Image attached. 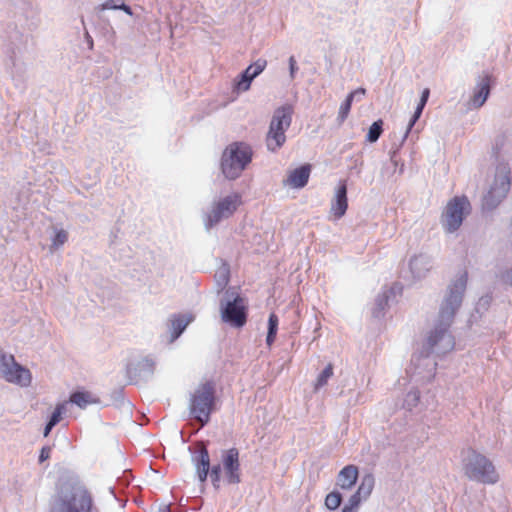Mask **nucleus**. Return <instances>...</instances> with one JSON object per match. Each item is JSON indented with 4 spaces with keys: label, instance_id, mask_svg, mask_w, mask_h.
Returning <instances> with one entry per match:
<instances>
[{
    "label": "nucleus",
    "instance_id": "obj_1",
    "mask_svg": "<svg viewBox=\"0 0 512 512\" xmlns=\"http://www.w3.org/2000/svg\"><path fill=\"white\" fill-rule=\"evenodd\" d=\"M466 285V272L459 275V277L449 284L440 305L438 317L433 328L428 333L420 354L412 356L411 365L414 366L415 370L420 367V363L423 361L427 362L425 365L431 366V372L435 369L436 362L429 361V356L431 354L443 355L453 350L455 341L449 328L454 320L456 312L462 304Z\"/></svg>",
    "mask_w": 512,
    "mask_h": 512
},
{
    "label": "nucleus",
    "instance_id": "obj_2",
    "mask_svg": "<svg viewBox=\"0 0 512 512\" xmlns=\"http://www.w3.org/2000/svg\"><path fill=\"white\" fill-rule=\"evenodd\" d=\"M461 465L464 475L470 481L484 485H494L499 481L500 477L493 462L473 448L462 451Z\"/></svg>",
    "mask_w": 512,
    "mask_h": 512
},
{
    "label": "nucleus",
    "instance_id": "obj_3",
    "mask_svg": "<svg viewBox=\"0 0 512 512\" xmlns=\"http://www.w3.org/2000/svg\"><path fill=\"white\" fill-rule=\"evenodd\" d=\"M216 389L212 380L200 383L189 397V415L200 424L201 427L207 425L211 414L215 409Z\"/></svg>",
    "mask_w": 512,
    "mask_h": 512
},
{
    "label": "nucleus",
    "instance_id": "obj_4",
    "mask_svg": "<svg viewBox=\"0 0 512 512\" xmlns=\"http://www.w3.org/2000/svg\"><path fill=\"white\" fill-rule=\"evenodd\" d=\"M252 147L245 142H233L223 151L221 170L229 180L237 179L252 161Z\"/></svg>",
    "mask_w": 512,
    "mask_h": 512
},
{
    "label": "nucleus",
    "instance_id": "obj_5",
    "mask_svg": "<svg viewBox=\"0 0 512 512\" xmlns=\"http://www.w3.org/2000/svg\"><path fill=\"white\" fill-rule=\"evenodd\" d=\"M292 115L293 107L289 104L280 106L274 111L265 139L269 151L276 152L285 144V132L292 123Z\"/></svg>",
    "mask_w": 512,
    "mask_h": 512
},
{
    "label": "nucleus",
    "instance_id": "obj_6",
    "mask_svg": "<svg viewBox=\"0 0 512 512\" xmlns=\"http://www.w3.org/2000/svg\"><path fill=\"white\" fill-rule=\"evenodd\" d=\"M510 186V168L507 163H500L496 167L493 183L482 198V210L493 211L496 209L507 196Z\"/></svg>",
    "mask_w": 512,
    "mask_h": 512
},
{
    "label": "nucleus",
    "instance_id": "obj_7",
    "mask_svg": "<svg viewBox=\"0 0 512 512\" xmlns=\"http://www.w3.org/2000/svg\"><path fill=\"white\" fill-rule=\"evenodd\" d=\"M471 212V204L466 196H455L450 199L441 215L440 223L446 233L456 232L464 218Z\"/></svg>",
    "mask_w": 512,
    "mask_h": 512
},
{
    "label": "nucleus",
    "instance_id": "obj_8",
    "mask_svg": "<svg viewBox=\"0 0 512 512\" xmlns=\"http://www.w3.org/2000/svg\"><path fill=\"white\" fill-rule=\"evenodd\" d=\"M192 462L200 482H205L210 476L213 487L218 490L221 483L222 464H216L210 468V457L207 448L201 445L192 455Z\"/></svg>",
    "mask_w": 512,
    "mask_h": 512
},
{
    "label": "nucleus",
    "instance_id": "obj_9",
    "mask_svg": "<svg viewBox=\"0 0 512 512\" xmlns=\"http://www.w3.org/2000/svg\"><path fill=\"white\" fill-rule=\"evenodd\" d=\"M0 372L7 382L22 387H28L31 384V372L29 369L18 364L11 354L0 352Z\"/></svg>",
    "mask_w": 512,
    "mask_h": 512
},
{
    "label": "nucleus",
    "instance_id": "obj_10",
    "mask_svg": "<svg viewBox=\"0 0 512 512\" xmlns=\"http://www.w3.org/2000/svg\"><path fill=\"white\" fill-rule=\"evenodd\" d=\"M239 205V196L236 194L228 195L212 204L211 210L205 215L204 225L206 230L212 229L222 220L229 218L234 214Z\"/></svg>",
    "mask_w": 512,
    "mask_h": 512
},
{
    "label": "nucleus",
    "instance_id": "obj_11",
    "mask_svg": "<svg viewBox=\"0 0 512 512\" xmlns=\"http://www.w3.org/2000/svg\"><path fill=\"white\" fill-rule=\"evenodd\" d=\"M92 497L82 486L72 489L69 496L61 499L51 512H90Z\"/></svg>",
    "mask_w": 512,
    "mask_h": 512
},
{
    "label": "nucleus",
    "instance_id": "obj_12",
    "mask_svg": "<svg viewBox=\"0 0 512 512\" xmlns=\"http://www.w3.org/2000/svg\"><path fill=\"white\" fill-rule=\"evenodd\" d=\"M222 321L235 328H241L246 324L247 311L244 299L236 295L232 300L220 302Z\"/></svg>",
    "mask_w": 512,
    "mask_h": 512
},
{
    "label": "nucleus",
    "instance_id": "obj_13",
    "mask_svg": "<svg viewBox=\"0 0 512 512\" xmlns=\"http://www.w3.org/2000/svg\"><path fill=\"white\" fill-rule=\"evenodd\" d=\"M221 463L224 482L228 485H238L241 482L239 450L233 447L222 451Z\"/></svg>",
    "mask_w": 512,
    "mask_h": 512
},
{
    "label": "nucleus",
    "instance_id": "obj_14",
    "mask_svg": "<svg viewBox=\"0 0 512 512\" xmlns=\"http://www.w3.org/2000/svg\"><path fill=\"white\" fill-rule=\"evenodd\" d=\"M492 76L483 72L476 78V83L472 95L468 101L469 109H479L487 101L491 92Z\"/></svg>",
    "mask_w": 512,
    "mask_h": 512
},
{
    "label": "nucleus",
    "instance_id": "obj_15",
    "mask_svg": "<svg viewBox=\"0 0 512 512\" xmlns=\"http://www.w3.org/2000/svg\"><path fill=\"white\" fill-rule=\"evenodd\" d=\"M348 208V199H347V186L345 181L341 182L336 190L334 199L331 203V213L335 216L336 219H340L346 213Z\"/></svg>",
    "mask_w": 512,
    "mask_h": 512
},
{
    "label": "nucleus",
    "instance_id": "obj_16",
    "mask_svg": "<svg viewBox=\"0 0 512 512\" xmlns=\"http://www.w3.org/2000/svg\"><path fill=\"white\" fill-rule=\"evenodd\" d=\"M311 167L309 164L302 165L292 170L289 176L283 181L285 186L292 188H303L308 183Z\"/></svg>",
    "mask_w": 512,
    "mask_h": 512
},
{
    "label": "nucleus",
    "instance_id": "obj_17",
    "mask_svg": "<svg viewBox=\"0 0 512 512\" xmlns=\"http://www.w3.org/2000/svg\"><path fill=\"white\" fill-rule=\"evenodd\" d=\"M359 471L355 465H347L342 468L336 479V485L342 490H350L356 484Z\"/></svg>",
    "mask_w": 512,
    "mask_h": 512
},
{
    "label": "nucleus",
    "instance_id": "obj_18",
    "mask_svg": "<svg viewBox=\"0 0 512 512\" xmlns=\"http://www.w3.org/2000/svg\"><path fill=\"white\" fill-rule=\"evenodd\" d=\"M410 271L415 279H421L426 276L432 267L431 258L420 254L411 258L409 262Z\"/></svg>",
    "mask_w": 512,
    "mask_h": 512
},
{
    "label": "nucleus",
    "instance_id": "obj_19",
    "mask_svg": "<svg viewBox=\"0 0 512 512\" xmlns=\"http://www.w3.org/2000/svg\"><path fill=\"white\" fill-rule=\"evenodd\" d=\"M190 319L181 314H173L169 319L168 330L170 332V341H175L186 329Z\"/></svg>",
    "mask_w": 512,
    "mask_h": 512
},
{
    "label": "nucleus",
    "instance_id": "obj_20",
    "mask_svg": "<svg viewBox=\"0 0 512 512\" xmlns=\"http://www.w3.org/2000/svg\"><path fill=\"white\" fill-rule=\"evenodd\" d=\"M366 90L364 88H358L351 93H349L345 99V101L340 105L337 121L339 124H342L346 118L348 117V114L350 112L352 102L356 95H365Z\"/></svg>",
    "mask_w": 512,
    "mask_h": 512
},
{
    "label": "nucleus",
    "instance_id": "obj_21",
    "mask_svg": "<svg viewBox=\"0 0 512 512\" xmlns=\"http://www.w3.org/2000/svg\"><path fill=\"white\" fill-rule=\"evenodd\" d=\"M393 293L392 290H384L379 293L375 298L374 307L372 308V316L376 319H380L384 316L385 310L388 306L390 295Z\"/></svg>",
    "mask_w": 512,
    "mask_h": 512
},
{
    "label": "nucleus",
    "instance_id": "obj_22",
    "mask_svg": "<svg viewBox=\"0 0 512 512\" xmlns=\"http://www.w3.org/2000/svg\"><path fill=\"white\" fill-rule=\"evenodd\" d=\"M105 10H122L129 16L133 15L131 7L125 4L123 0H107L95 7L98 14Z\"/></svg>",
    "mask_w": 512,
    "mask_h": 512
},
{
    "label": "nucleus",
    "instance_id": "obj_23",
    "mask_svg": "<svg viewBox=\"0 0 512 512\" xmlns=\"http://www.w3.org/2000/svg\"><path fill=\"white\" fill-rule=\"evenodd\" d=\"M155 366V360L152 357L147 356L138 362L136 371H138L140 377L148 379L153 375Z\"/></svg>",
    "mask_w": 512,
    "mask_h": 512
},
{
    "label": "nucleus",
    "instance_id": "obj_24",
    "mask_svg": "<svg viewBox=\"0 0 512 512\" xmlns=\"http://www.w3.org/2000/svg\"><path fill=\"white\" fill-rule=\"evenodd\" d=\"M375 486V478L373 474L367 473L362 476L360 484L357 488L358 494L362 495L366 500L370 497Z\"/></svg>",
    "mask_w": 512,
    "mask_h": 512
},
{
    "label": "nucleus",
    "instance_id": "obj_25",
    "mask_svg": "<svg viewBox=\"0 0 512 512\" xmlns=\"http://www.w3.org/2000/svg\"><path fill=\"white\" fill-rule=\"evenodd\" d=\"M70 402L81 409H85L89 404L95 403L96 399L89 392L76 391L71 394Z\"/></svg>",
    "mask_w": 512,
    "mask_h": 512
},
{
    "label": "nucleus",
    "instance_id": "obj_26",
    "mask_svg": "<svg viewBox=\"0 0 512 512\" xmlns=\"http://www.w3.org/2000/svg\"><path fill=\"white\" fill-rule=\"evenodd\" d=\"M215 281L220 290L224 289L230 279V267L227 263H223L215 273Z\"/></svg>",
    "mask_w": 512,
    "mask_h": 512
},
{
    "label": "nucleus",
    "instance_id": "obj_27",
    "mask_svg": "<svg viewBox=\"0 0 512 512\" xmlns=\"http://www.w3.org/2000/svg\"><path fill=\"white\" fill-rule=\"evenodd\" d=\"M267 66V61L263 58L257 59L253 64L249 65L242 73L246 74L250 80L260 75Z\"/></svg>",
    "mask_w": 512,
    "mask_h": 512
},
{
    "label": "nucleus",
    "instance_id": "obj_28",
    "mask_svg": "<svg viewBox=\"0 0 512 512\" xmlns=\"http://www.w3.org/2000/svg\"><path fill=\"white\" fill-rule=\"evenodd\" d=\"M278 317L275 313H271L268 318V331L266 337V344L271 346L276 338L277 330H278Z\"/></svg>",
    "mask_w": 512,
    "mask_h": 512
},
{
    "label": "nucleus",
    "instance_id": "obj_29",
    "mask_svg": "<svg viewBox=\"0 0 512 512\" xmlns=\"http://www.w3.org/2000/svg\"><path fill=\"white\" fill-rule=\"evenodd\" d=\"M383 132V121L381 119L372 123L366 135V141L375 143Z\"/></svg>",
    "mask_w": 512,
    "mask_h": 512
},
{
    "label": "nucleus",
    "instance_id": "obj_30",
    "mask_svg": "<svg viewBox=\"0 0 512 512\" xmlns=\"http://www.w3.org/2000/svg\"><path fill=\"white\" fill-rule=\"evenodd\" d=\"M341 503H342V495L337 490H334V491L330 492L329 494H327L325 497V501H324L325 507L330 511H334L337 508H339Z\"/></svg>",
    "mask_w": 512,
    "mask_h": 512
},
{
    "label": "nucleus",
    "instance_id": "obj_31",
    "mask_svg": "<svg viewBox=\"0 0 512 512\" xmlns=\"http://www.w3.org/2000/svg\"><path fill=\"white\" fill-rule=\"evenodd\" d=\"M332 376H333V365L328 364L324 368V370L318 375L316 383H315V390H318L319 388L325 386Z\"/></svg>",
    "mask_w": 512,
    "mask_h": 512
},
{
    "label": "nucleus",
    "instance_id": "obj_32",
    "mask_svg": "<svg viewBox=\"0 0 512 512\" xmlns=\"http://www.w3.org/2000/svg\"><path fill=\"white\" fill-rule=\"evenodd\" d=\"M419 400H420L419 390L412 389L406 394V396L404 398L403 406L407 410H412L414 407H416L418 405Z\"/></svg>",
    "mask_w": 512,
    "mask_h": 512
},
{
    "label": "nucleus",
    "instance_id": "obj_33",
    "mask_svg": "<svg viewBox=\"0 0 512 512\" xmlns=\"http://www.w3.org/2000/svg\"><path fill=\"white\" fill-rule=\"evenodd\" d=\"M67 411V402H62L57 404L54 412L51 414L48 422L52 424L54 427L60 422L62 419V415Z\"/></svg>",
    "mask_w": 512,
    "mask_h": 512
},
{
    "label": "nucleus",
    "instance_id": "obj_34",
    "mask_svg": "<svg viewBox=\"0 0 512 512\" xmlns=\"http://www.w3.org/2000/svg\"><path fill=\"white\" fill-rule=\"evenodd\" d=\"M252 81L253 80H250V78L246 76V74L241 73L234 83V90H236L237 92L248 91L250 89Z\"/></svg>",
    "mask_w": 512,
    "mask_h": 512
},
{
    "label": "nucleus",
    "instance_id": "obj_35",
    "mask_svg": "<svg viewBox=\"0 0 512 512\" xmlns=\"http://www.w3.org/2000/svg\"><path fill=\"white\" fill-rule=\"evenodd\" d=\"M423 112V109L419 108V107H416L415 111H414V114L412 115L408 125H407V128H406V131L402 137V140H401V143L399 145V147L404 143V141L407 139L408 137V134L410 133L411 129L413 128V126L415 125V123L418 121V119L420 118L421 114Z\"/></svg>",
    "mask_w": 512,
    "mask_h": 512
},
{
    "label": "nucleus",
    "instance_id": "obj_36",
    "mask_svg": "<svg viewBox=\"0 0 512 512\" xmlns=\"http://www.w3.org/2000/svg\"><path fill=\"white\" fill-rule=\"evenodd\" d=\"M68 240V233L61 229L59 231L56 232L53 240H52V247L53 248H58L59 246H62L64 245Z\"/></svg>",
    "mask_w": 512,
    "mask_h": 512
},
{
    "label": "nucleus",
    "instance_id": "obj_37",
    "mask_svg": "<svg viewBox=\"0 0 512 512\" xmlns=\"http://www.w3.org/2000/svg\"><path fill=\"white\" fill-rule=\"evenodd\" d=\"M492 301V297L489 295L482 296L478 302L476 303V311L478 313H482L483 311L487 310L490 306Z\"/></svg>",
    "mask_w": 512,
    "mask_h": 512
},
{
    "label": "nucleus",
    "instance_id": "obj_38",
    "mask_svg": "<svg viewBox=\"0 0 512 512\" xmlns=\"http://www.w3.org/2000/svg\"><path fill=\"white\" fill-rule=\"evenodd\" d=\"M362 501H366V499L363 498L362 495H359L358 491L356 490V492L350 496L346 506L358 510V507Z\"/></svg>",
    "mask_w": 512,
    "mask_h": 512
},
{
    "label": "nucleus",
    "instance_id": "obj_39",
    "mask_svg": "<svg viewBox=\"0 0 512 512\" xmlns=\"http://www.w3.org/2000/svg\"><path fill=\"white\" fill-rule=\"evenodd\" d=\"M289 76L291 80H294L296 77V73L299 70V67L297 65V61L294 56H290L289 60Z\"/></svg>",
    "mask_w": 512,
    "mask_h": 512
},
{
    "label": "nucleus",
    "instance_id": "obj_40",
    "mask_svg": "<svg viewBox=\"0 0 512 512\" xmlns=\"http://www.w3.org/2000/svg\"><path fill=\"white\" fill-rule=\"evenodd\" d=\"M429 95H430V90L428 88H425L422 91V94H421V97H420V101H419L417 107H419L421 109H424L426 104H427Z\"/></svg>",
    "mask_w": 512,
    "mask_h": 512
},
{
    "label": "nucleus",
    "instance_id": "obj_41",
    "mask_svg": "<svg viewBox=\"0 0 512 512\" xmlns=\"http://www.w3.org/2000/svg\"><path fill=\"white\" fill-rule=\"evenodd\" d=\"M51 447L49 446H43L40 455H39V462L42 463L46 461L50 457Z\"/></svg>",
    "mask_w": 512,
    "mask_h": 512
},
{
    "label": "nucleus",
    "instance_id": "obj_42",
    "mask_svg": "<svg viewBox=\"0 0 512 512\" xmlns=\"http://www.w3.org/2000/svg\"><path fill=\"white\" fill-rule=\"evenodd\" d=\"M84 36H85V41H86V43H87V45H88V48H89L90 50H92V49H93V46H94L93 38H92V37H91V35L88 33V31H85V35H84Z\"/></svg>",
    "mask_w": 512,
    "mask_h": 512
},
{
    "label": "nucleus",
    "instance_id": "obj_43",
    "mask_svg": "<svg viewBox=\"0 0 512 512\" xmlns=\"http://www.w3.org/2000/svg\"><path fill=\"white\" fill-rule=\"evenodd\" d=\"M398 150H399V147H397L395 150L390 152V160L395 167L398 165V161L396 159V154H397Z\"/></svg>",
    "mask_w": 512,
    "mask_h": 512
},
{
    "label": "nucleus",
    "instance_id": "obj_44",
    "mask_svg": "<svg viewBox=\"0 0 512 512\" xmlns=\"http://www.w3.org/2000/svg\"><path fill=\"white\" fill-rule=\"evenodd\" d=\"M53 428L54 426L50 424V422H47L43 432L44 437H47Z\"/></svg>",
    "mask_w": 512,
    "mask_h": 512
},
{
    "label": "nucleus",
    "instance_id": "obj_45",
    "mask_svg": "<svg viewBox=\"0 0 512 512\" xmlns=\"http://www.w3.org/2000/svg\"><path fill=\"white\" fill-rule=\"evenodd\" d=\"M342 512H357V510L353 509V508H350L348 506H344L343 509H342Z\"/></svg>",
    "mask_w": 512,
    "mask_h": 512
},
{
    "label": "nucleus",
    "instance_id": "obj_46",
    "mask_svg": "<svg viewBox=\"0 0 512 512\" xmlns=\"http://www.w3.org/2000/svg\"><path fill=\"white\" fill-rule=\"evenodd\" d=\"M362 96H363V95H356V97H355L354 99H356V100H358V101H359V100L361 99V97H362Z\"/></svg>",
    "mask_w": 512,
    "mask_h": 512
},
{
    "label": "nucleus",
    "instance_id": "obj_47",
    "mask_svg": "<svg viewBox=\"0 0 512 512\" xmlns=\"http://www.w3.org/2000/svg\"><path fill=\"white\" fill-rule=\"evenodd\" d=\"M165 512H170V507L169 506L165 507Z\"/></svg>",
    "mask_w": 512,
    "mask_h": 512
}]
</instances>
